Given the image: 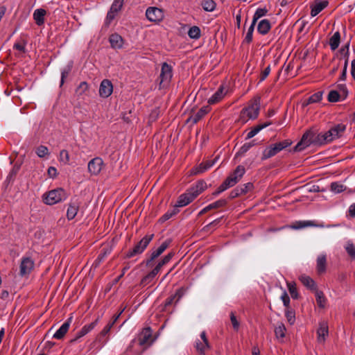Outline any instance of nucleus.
I'll use <instances>...</instances> for the list:
<instances>
[{"instance_id":"obj_1","label":"nucleus","mask_w":355,"mask_h":355,"mask_svg":"<svg viewBox=\"0 0 355 355\" xmlns=\"http://www.w3.org/2000/svg\"><path fill=\"white\" fill-rule=\"evenodd\" d=\"M313 145H324L320 133L316 134L313 130H307L302 137L301 140L297 144L294 148L295 151H302L306 147Z\"/></svg>"},{"instance_id":"obj_2","label":"nucleus","mask_w":355,"mask_h":355,"mask_svg":"<svg viewBox=\"0 0 355 355\" xmlns=\"http://www.w3.org/2000/svg\"><path fill=\"white\" fill-rule=\"evenodd\" d=\"M259 99L253 100L248 107L241 110L240 114L241 122L245 123L249 119H257L259 115Z\"/></svg>"},{"instance_id":"obj_3","label":"nucleus","mask_w":355,"mask_h":355,"mask_svg":"<svg viewBox=\"0 0 355 355\" xmlns=\"http://www.w3.org/2000/svg\"><path fill=\"white\" fill-rule=\"evenodd\" d=\"M346 130V125L339 123L333 125L328 131L320 133L323 144H328L336 139L340 138Z\"/></svg>"},{"instance_id":"obj_4","label":"nucleus","mask_w":355,"mask_h":355,"mask_svg":"<svg viewBox=\"0 0 355 355\" xmlns=\"http://www.w3.org/2000/svg\"><path fill=\"white\" fill-rule=\"evenodd\" d=\"M292 144V141L289 139H286L282 141L275 143L272 144L265 148L262 153L261 159L265 160L268 159L275 155H276L278 153L282 151V150L290 146Z\"/></svg>"},{"instance_id":"obj_5","label":"nucleus","mask_w":355,"mask_h":355,"mask_svg":"<svg viewBox=\"0 0 355 355\" xmlns=\"http://www.w3.org/2000/svg\"><path fill=\"white\" fill-rule=\"evenodd\" d=\"M42 198L45 204L52 205L66 200L67 196L64 189H57L45 193Z\"/></svg>"},{"instance_id":"obj_6","label":"nucleus","mask_w":355,"mask_h":355,"mask_svg":"<svg viewBox=\"0 0 355 355\" xmlns=\"http://www.w3.org/2000/svg\"><path fill=\"white\" fill-rule=\"evenodd\" d=\"M153 237V234L146 235L132 249L126 252L125 257L131 258L141 254L146 250Z\"/></svg>"},{"instance_id":"obj_7","label":"nucleus","mask_w":355,"mask_h":355,"mask_svg":"<svg viewBox=\"0 0 355 355\" xmlns=\"http://www.w3.org/2000/svg\"><path fill=\"white\" fill-rule=\"evenodd\" d=\"M173 73H172V67L168 64L166 62H164L162 66L161 73L159 75L160 82L159 86L160 87H164L168 85L172 78Z\"/></svg>"},{"instance_id":"obj_8","label":"nucleus","mask_w":355,"mask_h":355,"mask_svg":"<svg viewBox=\"0 0 355 355\" xmlns=\"http://www.w3.org/2000/svg\"><path fill=\"white\" fill-rule=\"evenodd\" d=\"M123 4V0H114L112 3L110 10L107 14L105 23L110 24L115 18L117 13L121 10Z\"/></svg>"},{"instance_id":"obj_9","label":"nucleus","mask_w":355,"mask_h":355,"mask_svg":"<svg viewBox=\"0 0 355 355\" xmlns=\"http://www.w3.org/2000/svg\"><path fill=\"white\" fill-rule=\"evenodd\" d=\"M171 241L169 240H166L164 241L161 245L155 250H152V252L148 258L146 260V266H150L151 263L153 260L157 258L159 255H161L168 247Z\"/></svg>"},{"instance_id":"obj_10","label":"nucleus","mask_w":355,"mask_h":355,"mask_svg":"<svg viewBox=\"0 0 355 355\" xmlns=\"http://www.w3.org/2000/svg\"><path fill=\"white\" fill-rule=\"evenodd\" d=\"M147 19L153 22H159L164 18V12L162 9L156 7H150L146 11Z\"/></svg>"},{"instance_id":"obj_11","label":"nucleus","mask_w":355,"mask_h":355,"mask_svg":"<svg viewBox=\"0 0 355 355\" xmlns=\"http://www.w3.org/2000/svg\"><path fill=\"white\" fill-rule=\"evenodd\" d=\"M34 267V261L31 257H23L19 266V275L24 276L31 273Z\"/></svg>"},{"instance_id":"obj_12","label":"nucleus","mask_w":355,"mask_h":355,"mask_svg":"<svg viewBox=\"0 0 355 355\" xmlns=\"http://www.w3.org/2000/svg\"><path fill=\"white\" fill-rule=\"evenodd\" d=\"M103 161L100 157H95L88 163V171L92 175H98L103 167Z\"/></svg>"},{"instance_id":"obj_13","label":"nucleus","mask_w":355,"mask_h":355,"mask_svg":"<svg viewBox=\"0 0 355 355\" xmlns=\"http://www.w3.org/2000/svg\"><path fill=\"white\" fill-rule=\"evenodd\" d=\"M138 342L141 346H144L145 345H149L151 344L153 342L152 330L150 327L144 328L139 334Z\"/></svg>"},{"instance_id":"obj_14","label":"nucleus","mask_w":355,"mask_h":355,"mask_svg":"<svg viewBox=\"0 0 355 355\" xmlns=\"http://www.w3.org/2000/svg\"><path fill=\"white\" fill-rule=\"evenodd\" d=\"M113 92V85L110 80L107 79L103 80L99 87V94L103 98H107Z\"/></svg>"},{"instance_id":"obj_15","label":"nucleus","mask_w":355,"mask_h":355,"mask_svg":"<svg viewBox=\"0 0 355 355\" xmlns=\"http://www.w3.org/2000/svg\"><path fill=\"white\" fill-rule=\"evenodd\" d=\"M72 316L69 317L56 331V332L53 334V338L58 340L62 339L69 331L70 324L72 322Z\"/></svg>"},{"instance_id":"obj_16","label":"nucleus","mask_w":355,"mask_h":355,"mask_svg":"<svg viewBox=\"0 0 355 355\" xmlns=\"http://www.w3.org/2000/svg\"><path fill=\"white\" fill-rule=\"evenodd\" d=\"M329 335L328 324L322 321L319 324V328L317 330V340L319 343H324Z\"/></svg>"},{"instance_id":"obj_17","label":"nucleus","mask_w":355,"mask_h":355,"mask_svg":"<svg viewBox=\"0 0 355 355\" xmlns=\"http://www.w3.org/2000/svg\"><path fill=\"white\" fill-rule=\"evenodd\" d=\"M195 198L192 196V193L188 189L184 193L180 195L175 204V207H182L189 205L191 202Z\"/></svg>"},{"instance_id":"obj_18","label":"nucleus","mask_w":355,"mask_h":355,"mask_svg":"<svg viewBox=\"0 0 355 355\" xmlns=\"http://www.w3.org/2000/svg\"><path fill=\"white\" fill-rule=\"evenodd\" d=\"M216 159L217 157L213 160H207L206 162L201 163L197 167L192 169L191 173L193 175L203 173L215 164Z\"/></svg>"},{"instance_id":"obj_19","label":"nucleus","mask_w":355,"mask_h":355,"mask_svg":"<svg viewBox=\"0 0 355 355\" xmlns=\"http://www.w3.org/2000/svg\"><path fill=\"white\" fill-rule=\"evenodd\" d=\"M80 202L78 200H71L69 205L67 211V217L68 220L73 219L78 214Z\"/></svg>"},{"instance_id":"obj_20","label":"nucleus","mask_w":355,"mask_h":355,"mask_svg":"<svg viewBox=\"0 0 355 355\" xmlns=\"http://www.w3.org/2000/svg\"><path fill=\"white\" fill-rule=\"evenodd\" d=\"M207 188V183L203 180L198 181L194 185L191 187L189 190L192 196L196 198Z\"/></svg>"},{"instance_id":"obj_21","label":"nucleus","mask_w":355,"mask_h":355,"mask_svg":"<svg viewBox=\"0 0 355 355\" xmlns=\"http://www.w3.org/2000/svg\"><path fill=\"white\" fill-rule=\"evenodd\" d=\"M328 1L325 0H315V3L311 6V15L312 17H315L328 6Z\"/></svg>"},{"instance_id":"obj_22","label":"nucleus","mask_w":355,"mask_h":355,"mask_svg":"<svg viewBox=\"0 0 355 355\" xmlns=\"http://www.w3.org/2000/svg\"><path fill=\"white\" fill-rule=\"evenodd\" d=\"M226 92L223 86H220L218 90L209 98L208 103L210 105L216 104L220 101L225 96Z\"/></svg>"},{"instance_id":"obj_23","label":"nucleus","mask_w":355,"mask_h":355,"mask_svg":"<svg viewBox=\"0 0 355 355\" xmlns=\"http://www.w3.org/2000/svg\"><path fill=\"white\" fill-rule=\"evenodd\" d=\"M209 112V108L207 106L201 107L196 114L191 115L188 121L192 123H198L204 116Z\"/></svg>"},{"instance_id":"obj_24","label":"nucleus","mask_w":355,"mask_h":355,"mask_svg":"<svg viewBox=\"0 0 355 355\" xmlns=\"http://www.w3.org/2000/svg\"><path fill=\"white\" fill-rule=\"evenodd\" d=\"M109 41L113 49H121L123 44V40L122 37L117 33L112 34L110 36Z\"/></svg>"},{"instance_id":"obj_25","label":"nucleus","mask_w":355,"mask_h":355,"mask_svg":"<svg viewBox=\"0 0 355 355\" xmlns=\"http://www.w3.org/2000/svg\"><path fill=\"white\" fill-rule=\"evenodd\" d=\"M46 12L44 9H36L33 12V19L37 26H42L44 24V16Z\"/></svg>"},{"instance_id":"obj_26","label":"nucleus","mask_w":355,"mask_h":355,"mask_svg":"<svg viewBox=\"0 0 355 355\" xmlns=\"http://www.w3.org/2000/svg\"><path fill=\"white\" fill-rule=\"evenodd\" d=\"M327 257L325 254H320L317 258V272L322 274L326 271Z\"/></svg>"},{"instance_id":"obj_27","label":"nucleus","mask_w":355,"mask_h":355,"mask_svg":"<svg viewBox=\"0 0 355 355\" xmlns=\"http://www.w3.org/2000/svg\"><path fill=\"white\" fill-rule=\"evenodd\" d=\"M272 124L270 121L266 122L264 123L259 124L254 127H253L248 133L246 139H249L254 137L259 131H261L262 129L268 127Z\"/></svg>"},{"instance_id":"obj_28","label":"nucleus","mask_w":355,"mask_h":355,"mask_svg":"<svg viewBox=\"0 0 355 355\" xmlns=\"http://www.w3.org/2000/svg\"><path fill=\"white\" fill-rule=\"evenodd\" d=\"M245 173V169L244 166L239 165L236 168L234 172L231 173L229 176L232 178V179L234 180L235 182L237 184L242 178Z\"/></svg>"},{"instance_id":"obj_29","label":"nucleus","mask_w":355,"mask_h":355,"mask_svg":"<svg viewBox=\"0 0 355 355\" xmlns=\"http://www.w3.org/2000/svg\"><path fill=\"white\" fill-rule=\"evenodd\" d=\"M271 26L268 19H262L257 26V31L261 35L267 34L270 30Z\"/></svg>"},{"instance_id":"obj_30","label":"nucleus","mask_w":355,"mask_h":355,"mask_svg":"<svg viewBox=\"0 0 355 355\" xmlns=\"http://www.w3.org/2000/svg\"><path fill=\"white\" fill-rule=\"evenodd\" d=\"M159 272V271L155 267V268L152 271H150L148 274H147L142 278L140 284L143 286H145L147 284H150V282H153V280L155 279V277H156Z\"/></svg>"},{"instance_id":"obj_31","label":"nucleus","mask_w":355,"mask_h":355,"mask_svg":"<svg viewBox=\"0 0 355 355\" xmlns=\"http://www.w3.org/2000/svg\"><path fill=\"white\" fill-rule=\"evenodd\" d=\"M340 42V34L338 31L334 33V34L329 39V46L332 51H335L339 46Z\"/></svg>"},{"instance_id":"obj_32","label":"nucleus","mask_w":355,"mask_h":355,"mask_svg":"<svg viewBox=\"0 0 355 355\" xmlns=\"http://www.w3.org/2000/svg\"><path fill=\"white\" fill-rule=\"evenodd\" d=\"M195 347L199 355H205L206 350L210 348V345L209 343L197 340L195 345Z\"/></svg>"},{"instance_id":"obj_33","label":"nucleus","mask_w":355,"mask_h":355,"mask_svg":"<svg viewBox=\"0 0 355 355\" xmlns=\"http://www.w3.org/2000/svg\"><path fill=\"white\" fill-rule=\"evenodd\" d=\"M182 295H183L182 291L181 289L178 290L176 291V293H175V295L168 297L165 300L164 306L166 307L168 306L171 305L175 300V303H177L180 300V298L182 297Z\"/></svg>"},{"instance_id":"obj_34","label":"nucleus","mask_w":355,"mask_h":355,"mask_svg":"<svg viewBox=\"0 0 355 355\" xmlns=\"http://www.w3.org/2000/svg\"><path fill=\"white\" fill-rule=\"evenodd\" d=\"M300 280L301 282L308 288L311 290L315 289V282L309 276L302 275L300 277Z\"/></svg>"},{"instance_id":"obj_35","label":"nucleus","mask_w":355,"mask_h":355,"mask_svg":"<svg viewBox=\"0 0 355 355\" xmlns=\"http://www.w3.org/2000/svg\"><path fill=\"white\" fill-rule=\"evenodd\" d=\"M286 327L282 322H278L275 328V334L277 338H283L285 337Z\"/></svg>"},{"instance_id":"obj_36","label":"nucleus","mask_w":355,"mask_h":355,"mask_svg":"<svg viewBox=\"0 0 355 355\" xmlns=\"http://www.w3.org/2000/svg\"><path fill=\"white\" fill-rule=\"evenodd\" d=\"M179 212L177 207H174L172 209L167 211L160 218L159 222L164 223Z\"/></svg>"},{"instance_id":"obj_37","label":"nucleus","mask_w":355,"mask_h":355,"mask_svg":"<svg viewBox=\"0 0 355 355\" xmlns=\"http://www.w3.org/2000/svg\"><path fill=\"white\" fill-rule=\"evenodd\" d=\"M344 248L347 254L352 259H355V245L353 242L352 241H347Z\"/></svg>"},{"instance_id":"obj_38","label":"nucleus","mask_w":355,"mask_h":355,"mask_svg":"<svg viewBox=\"0 0 355 355\" xmlns=\"http://www.w3.org/2000/svg\"><path fill=\"white\" fill-rule=\"evenodd\" d=\"M267 12H268V9H266V8H257L254 14L252 23H253L254 24H256L258 19H260L261 17L265 16L267 14Z\"/></svg>"},{"instance_id":"obj_39","label":"nucleus","mask_w":355,"mask_h":355,"mask_svg":"<svg viewBox=\"0 0 355 355\" xmlns=\"http://www.w3.org/2000/svg\"><path fill=\"white\" fill-rule=\"evenodd\" d=\"M311 226H317L314 224L313 221L308 220V221H297L294 225L291 226L293 229L298 230L306 227Z\"/></svg>"},{"instance_id":"obj_40","label":"nucleus","mask_w":355,"mask_h":355,"mask_svg":"<svg viewBox=\"0 0 355 355\" xmlns=\"http://www.w3.org/2000/svg\"><path fill=\"white\" fill-rule=\"evenodd\" d=\"M200 29L196 26L191 27L188 31V35L190 38L197 40L200 37Z\"/></svg>"},{"instance_id":"obj_41","label":"nucleus","mask_w":355,"mask_h":355,"mask_svg":"<svg viewBox=\"0 0 355 355\" xmlns=\"http://www.w3.org/2000/svg\"><path fill=\"white\" fill-rule=\"evenodd\" d=\"M205 11L211 12L216 8V3L213 0H202L201 3Z\"/></svg>"},{"instance_id":"obj_42","label":"nucleus","mask_w":355,"mask_h":355,"mask_svg":"<svg viewBox=\"0 0 355 355\" xmlns=\"http://www.w3.org/2000/svg\"><path fill=\"white\" fill-rule=\"evenodd\" d=\"M316 302L320 308H324L326 304V298L322 291H317L315 292Z\"/></svg>"},{"instance_id":"obj_43","label":"nucleus","mask_w":355,"mask_h":355,"mask_svg":"<svg viewBox=\"0 0 355 355\" xmlns=\"http://www.w3.org/2000/svg\"><path fill=\"white\" fill-rule=\"evenodd\" d=\"M173 252H170L168 253V254H166L157 264V266H155V268L159 270L160 271L161 268L164 266L166 265V263H168L171 259H172V257H173Z\"/></svg>"},{"instance_id":"obj_44","label":"nucleus","mask_w":355,"mask_h":355,"mask_svg":"<svg viewBox=\"0 0 355 355\" xmlns=\"http://www.w3.org/2000/svg\"><path fill=\"white\" fill-rule=\"evenodd\" d=\"M227 204V201L225 199H220L213 203H211L208 205V208L210 210L218 209L220 207H225Z\"/></svg>"},{"instance_id":"obj_45","label":"nucleus","mask_w":355,"mask_h":355,"mask_svg":"<svg viewBox=\"0 0 355 355\" xmlns=\"http://www.w3.org/2000/svg\"><path fill=\"white\" fill-rule=\"evenodd\" d=\"M342 98L341 94L336 90H331L328 94V101L329 102H337Z\"/></svg>"},{"instance_id":"obj_46","label":"nucleus","mask_w":355,"mask_h":355,"mask_svg":"<svg viewBox=\"0 0 355 355\" xmlns=\"http://www.w3.org/2000/svg\"><path fill=\"white\" fill-rule=\"evenodd\" d=\"M346 189V187L338 182H332L331 184V190L334 193H339Z\"/></svg>"},{"instance_id":"obj_47","label":"nucleus","mask_w":355,"mask_h":355,"mask_svg":"<svg viewBox=\"0 0 355 355\" xmlns=\"http://www.w3.org/2000/svg\"><path fill=\"white\" fill-rule=\"evenodd\" d=\"M287 286L291 297L293 299H297L298 297V293L295 284L293 282H288Z\"/></svg>"},{"instance_id":"obj_48","label":"nucleus","mask_w":355,"mask_h":355,"mask_svg":"<svg viewBox=\"0 0 355 355\" xmlns=\"http://www.w3.org/2000/svg\"><path fill=\"white\" fill-rule=\"evenodd\" d=\"M256 24H254L253 23L251 24L250 26L247 34L245 35V37L243 40L244 42H246L248 44L250 43L252 40V34L254 32V26Z\"/></svg>"},{"instance_id":"obj_49","label":"nucleus","mask_w":355,"mask_h":355,"mask_svg":"<svg viewBox=\"0 0 355 355\" xmlns=\"http://www.w3.org/2000/svg\"><path fill=\"white\" fill-rule=\"evenodd\" d=\"M35 152L37 156L40 157H44L49 153L48 148L44 146H38Z\"/></svg>"},{"instance_id":"obj_50","label":"nucleus","mask_w":355,"mask_h":355,"mask_svg":"<svg viewBox=\"0 0 355 355\" xmlns=\"http://www.w3.org/2000/svg\"><path fill=\"white\" fill-rule=\"evenodd\" d=\"M285 316L291 324H293L295 322V312L293 310L287 309L285 312Z\"/></svg>"},{"instance_id":"obj_51","label":"nucleus","mask_w":355,"mask_h":355,"mask_svg":"<svg viewBox=\"0 0 355 355\" xmlns=\"http://www.w3.org/2000/svg\"><path fill=\"white\" fill-rule=\"evenodd\" d=\"M322 97V93L320 92H318L317 93H315L314 94L311 95L309 99H308V103H317L319 102Z\"/></svg>"},{"instance_id":"obj_52","label":"nucleus","mask_w":355,"mask_h":355,"mask_svg":"<svg viewBox=\"0 0 355 355\" xmlns=\"http://www.w3.org/2000/svg\"><path fill=\"white\" fill-rule=\"evenodd\" d=\"M88 89V85L86 82H82L77 87L76 92L78 95L83 94Z\"/></svg>"},{"instance_id":"obj_53","label":"nucleus","mask_w":355,"mask_h":355,"mask_svg":"<svg viewBox=\"0 0 355 355\" xmlns=\"http://www.w3.org/2000/svg\"><path fill=\"white\" fill-rule=\"evenodd\" d=\"M254 145V144L253 143V141L252 142H249V143H245L244 144L241 148L239 149L238 153L239 155H243L245 154L246 152H248L253 146Z\"/></svg>"},{"instance_id":"obj_54","label":"nucleus","mask_w":355,"mask_h":355,"mask_svg":"<svg viewBox=\"0 0 355 355\" xmlns=\"http://www.w3.org/2000/svg\"><path fill=\"white\" fill-rule=\"evenodd\" d=\"M60 161L64 163V164H67L69 161V153L67 150H62L60 153Z\"/></svg>"},{"instance_id":"obj_55","label":"nucleus","mask_w":355,"mask_h":355,"mask_svg":"<svg viewBox=\"0 0 355 355\" xmlns=\"http://www.w3.org/2000/svg\"><path fill=\"white\" fill-rule=\"evenodd\" d=\"M230 320H231V322H232L234 329L236 331H238L239 326H240V323L238 321V320L236 319V317L235 316V315L233 312H231V313H230Z\"/></svg>"},{"instance_id":"obj_56","label":"nucleus","mask_w":355,"mask_h":355,"mask_svg":"<svg viewBox=\"0 0 355 355\" xmlns=\"http://www.w3.org/2000/svg\"><path fill=\"white\" fill-rule=\"evenodd\" d=\"M252 187L253 184L250 182L238 187L239 189L242 191V195L245 194L248 191H250Z\"/></svg>"},{"instance_id":"obj_57","label":"nucleus","mask_w":355,"mask_h":355,"mask_svg":"<svg viewBox=\"0 0 355 355\" xmlns=\"http://www.w3.org/2000/svg\"><path fill=\"white\" fill-rule=\"evenodd\" d=\"M338 88H339L338 92L340 94H341L342 98H343V99L347 97V93H348L346 85L344 84L339 85Z\"/></svg>"},{"instance_id":"obj_58","label":"nucleus","mask_w":355,"mask_h":355,"mask_svg":"<svg viewBox=\"0 0 355 355\" xmlns=\"http://www.w3.org/2000/svg\"><path fill=\"white\" fill-rule=\"evenodd\" d=\"M14 49L19 51L20 53H25V42H17L13 46Z\"/></svg>"},{"instance_id":"obj_59","label":"nucleus","mask_w":355,"mask_h":355,"mask_svg":"<svg viewBox=\"0 0 355 355\" xmlns=\"http://www.w3.org/2000/svg\"><path fill=\"white\" fill-rule=\"evenodd\" d=\"M242 195V191L239 189L238 187L233 189L230 193L229 198L230 199H234L239 196Z\"/></svg>"},{"instance_id":"obj_60","label":"nucleus","mask_w":355,"mask_h":355,"mask_svg":"<svg viewBox=\"0 0 355 355\" xmlns=\"http://www.w3.org/2000/svg\"><path fill=\"white\" fill-rule=\"evenodd\" d=\"M281 299L284 303V305L286 307V308H288L289 306V304H290V297L288 295V294L286 293V291H284V293H282V296H281Z\"/></svg>"},{"instance_id":"obj_61","label":"nucleus","mask_w":355,"mask_h":355,"mask_svg":"<svg viewBox=\"0 0 355 355\" xmlns=\"http://www.w3.org/2000/svg\"><path fill=\"white\" fill-rule=\"evenodd\" d=\"M98 321V320L96 319L95 321L92 322V323H90L89 324H86V325L83 326V327L85 329L86 332H87V334H88L90 331H92L96 326Z\"/></svg>"},{"instance_id":"obj_62","label":"nucleus","mask_w":355,"mask_h":355,"mask_svg":"<svg viewBox=\"0 0 355 355\" xmlns=\"http://www.w3.org/2000/svg\"><path fill=\"white\" fill-rule=\"evenodd\" d=\"M270 73V67L268 65L261 73L260 81L264 80Z\"/></svg>"},{"instance_id":"obj_63","label":"nucleus","mask_w":355,"mask_h":355,"mask_svg":"<svg viewBox=\"0 0 355 355\" xmlns=\"http://www.w3.org/2000/svg\"><path fill=\"white\" fill-rule=\"evenodd\" d=\"M347 65H348V59H347L345 62L343 70V72L340 76V80H345L347 77Z\"/></svg>"},{"instance_id":"obj_64","label":"nucleus","mask_w":355,"mask_h":355,"mask_svg":"<svg viewBox=\"0 0 355 355\" xmlns=\"http://www.w3.org/2000/svg\"><path fill=\"white\" fill-rule=\"evenodd\" d=\"M71 71V69L69 67L67 69H64L62 71V73H61V82H60V85H62L64 82V79L68 76L69 72Z\"/></svg>"}]
</instances>
